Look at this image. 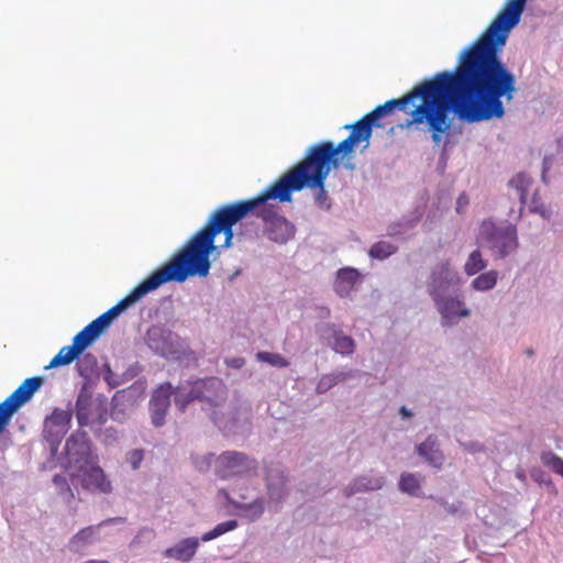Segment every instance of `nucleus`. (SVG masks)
Segmentation results:
<instances>
[{"label":"nucleus","mask_w":563,"mask_h":563,"mask_svg":"<svg viewBox=\"0 0 563 563\" xmlns=\"http://www.w3.org/2000/svg\"><path fill=\"white\" fill-rule=\"evenodd\" d=\"M256 358L261 362H265L275 367H287L289 362L278 353L258 352Z\"/></svg>","instance_id":"72a5a7b5"},{"label":"nucleus","mask_w":563,"mask_h":563,"mask_svg":"<svg viewBox=\"0 0 563 563\" xmlns=\"http://www.w3.org/2000/svg\"><path fill=\"white\" fill-rule=\"evenodd\" d=\"M541 462L550 467L555 474L563 477V460L551 451L543 452L540 456Z\"/></svg>","instance_id":"c85d7f7f"},{"label":"nucleus","mask_w":563,"mask_h":563,"mask_svg":"<svg viewBox=\"0 0 563 563\" xmlns=\"http://www.w3.org/2000/svg\"><path fill=\"white\" fill-rule=\"evenodd\" d=\"M111 320L106 313H102L95 320H92L89 324L85 327L91 333V335L97 339L110 324Z\"/></svg>","instance_id":"473e14b6"},{"label":"nucleus","mask_w":563,"mask_h":563,"mask_svg":"<svg viewBox=\"0 0 563 563\" xmlns=\"http://www.w3.org/2000/svg\"><path fill=\"white\" fill-rule=\"evenodd\" d=\"M69 463L89 465L97 463L98 456L91 452V442L86 432L73 433L65 444Z\"/></svg>","instance_id":"1a4fd4ad"},{"label":"nucleus","mask_w":563,"mask_h":563,"mask_svg":"<svg viewBox=\"0 0 563 563\" xmlns=\"http://www.w3.org/2000/svg\"><path fill=\"white\" fill-rule=\"evenodd\" d=\"M195 275H198V268L194 265L186 247L184 246L167 263L142 280L128 296L104 313L112 321L130 306L139 301L146 294L157 289L163 284L168 282L183 283L189 276Z\"/></svg>","instance_id":"20e7f679"},{"label":"nucleus","mask_w":563,"mask_h":563,"mask_svg":"<svg viewBox=\"0 0 563 563\" xmlns=\"http://www.w3.org/2000/svg\"><path fill=\"white\" fill-rule=\"evenodd\" d=\"M479 238L499 257L507 256L518 247L517 229L512 224L497 227L493 221L485 220L481 224Z\"/></svg>","instance_id":"423d86ee"},{"label":"nucleus","mask_w":563,"mask_h":563,"mask_svg":"<svg viewBox=\"0 0 563 563\" xmlns=\"http://www.w3.org/2000/svg\"><path fill=\"white\" fill-rule=\"evenodd\" d=\"M78 476L84 489L90 492H98L109 494L112 490L111 482L108 479L103 470L93 464L80 465L78 468Z\"/></svg>","instance_id":"9d476101"},{"label":"nucleus","mask_w":563,"mask_h":563,"mask_svg":"<svg viewBox=\"0 0 563 563\" xmlns=\"http://www.w3.org/2000/svg\"><path fill=\"white\" fill-rule=\"evenodd\" d=\"M250 199L241 200L218 208L210 216L206 225L185 244L194 265L198 268V276L206 277L209 274V256L216 250L214 238L223 233L224 243L221 247H230L233 239V225L250 213L263 219L265 222L264 233L271 241L284 244L294 238V224L285 217L278 214L274 207L267 205V201L260 203L238 220L230 219L232 210L236 208L238 205L247 202Z\"/></svg>","instance_id":"f03ea898"},{"label":"nucleus","mask_w":563,"mask_h":563,"mask_svg":"<svg viewBox=\"0 0 563 563\" xmlns=\"http://www.w3.org/2000/svg\"><path fill=\"white\" fill-rule=\"evenodd\" d=\"M239 508L244 511H250V518L253 520L260 518L264 512V505L262 499H256L251 504L241 505Z\"/></svg>","instance_id":"e433bc0d"},{"label":"nucleus","mask_w":563,"mask_h":563,"mask_svg":"<svg viewBox=\"0 0 563 563\" xmlns=\"http://www.w3.org/2000/svg\"><path fill=\"white\" fill-rule=\"evenodd\" d=\"M384 485V477L363 475L354 481L344 489V495L350 497L360 492H371L380 489Z\"/></svg>","instance_id":"a211bd4d"},{"label":"nucleus","mask_w":563,"mask_h":563,"mask_svg":"<svg viewBox=\"0 0 563 563\" xmlns=\"http://www.w3.org/2000/svg\"><path fill=\"white\" fill-rule=\"evenodd\" d=\"M15 411L16 409L7 399L0 404V432Z\"/></svg>","instance_id":"c9c22d12"},{"label":"nucleus","mask_w":563,"mask_h":563,"mask_svg":"<svg viewBox=\"0 0 563 563\" xmlns=\"http://www.w3.org/2000/svg\"><path fill=\"white\" fill-rule=\"evenodd\" d=\"M527 0H508L481 36L460 57L453 71H441L423 80L399 99L377 106L353 124L344 125L350 135L338 145L320 142L310 146L305 157L287 170L278 180L255 198L236 206L230 219L238 220L247 211L271 199L291 201L292 191L305 187L318 189L316 201L325 206L328 195L325 179L332 168L349 157L362 142L368 145L373 128H382L379 119L395 108L406 110L413 99L420 102L409 112L406 125L430 132L432 141L440 143L451 129L452 111L466 122L501 119L505 114L503 98L511 101L517 91L516 77L500 60L511 29L520 21Z\"/></svg>","instance_id":"f257e3e1"},{"label":"nucleus","mask_w":563,"mask_h":563,"mask_svg":"<svg viewBox=\"0 0 563 563\" xmlns=\"http://www.w3.org/2000/svg\"><path fill=\"white\" fill-rule=\"evenodd\" d=\"M172 385L169 383L161 385L150 400V410L152 422L156 427L165 423V418L170 406Z\"/></svg>","instance_id":"f8f14e48"},{"label":"nucleus","mask_w":563,"mask_h":563,"mask_svg":"<svg viewBox=\"0 0 563 563\" xmlns=\"http://www.w3.org/2000/svg\"><path fill=\"white\" fill-rule=\"evenodd\" d=\"M85 563H109L107 560H88Z\"/></svg>","instance_id":"a18cd8bd"},{"label":"nucleus","mask_w":563,"mask_h":563,"mask_svg":"<svg viewBox=\"0 0 563 563\" xmlns=\"http://www.w3.org/2000/svg\"><path fill=\"white\" fill-rule=\"evenodd\" d=\"M143 459H144V453L142 450H133V451L129 452V454H128V462L130 463V465L132 466L133 470L139 468Z\"/></svg>","instance_id":"58836bf2"},{"label":"nucleus","mask_w":563,"mask_h":563,"mask_svg":"<svg viewBox=\"0 0 563 563\" xmlns=\"http://www.w3.org/2000/svg\"><path fill=\"white\" fill-rule=\"evenodd\" d=\"M53 483L55 484L59 495L66 496L68 500H71L75 497L74 492L65 476L59 474L55 475L53 477Z\"/></svg>","instance_id":"f704fd0d"},{"label":"nucleus","mask_w":563,"mask_h":563,"mask_svg":"<svg viewBox=\"0 0 563 563\" xmlns=\"http://www.w3.org/2000/svg\"><path fill=\"white\" fill-rule=\"evenodd\" d=\"M225 364L229 366V367H232V368H241L244 366L245 364V360L243 357H232V358H227L225 360Z\"/></svg>","instance_id":"79ce46f5"},{"label":"nucleus","mask_w":563,"mask_h":563,"mask_svg":"<svg viewBox=\"0 0 563 563\" xmlns=\"http://www.w3.org/2000/svg\"><path fill=\"white\" fill-rule=\"evenodd\" d=\"M457 283L459 276L451 269L450 263H441L432 271L429 285L430 295L433 300H438L439 295H442L451 285Z\"/></svg>","instance_id":"ddd939ff"},{"label":"nucleus","mask_w":563,"mask_h":563,"mask_svg":"<svg viewBox=\"0 0 563 563\" xmlns=\"http://www.w3.org/2000/svg\"><path fill=\"white\" fill-rule=\"evenodd\" d=\"M498 279V273L496 271H489L481 274L472 282V287L478 291H486L493 289Z\"/></svg>","instance_id":"5701e85b"},{"label":"nucleus","mask_w":563,"mask_h":563,"mask_svg":"<svg viewBox=\"0 0 563 563\" xmlns=\"http://www.w3.org/2000/svg\"><path fill=\"white\" fill-rule=\"evenodd\" d=\"M111 320L106 313H102L95 320H92L89 324L85 327L91 333V335L97 339L110 324Z\"/></svg>","instance_id":"c756f323"},{"label":"nucleus","mask_w":563,"mask_h":563,"mask_svg":"<svg viewBox=\"0 0 563 563\" xmlns=\"http://www.w3.org/2000/svg\"><path fill=\"white\" fill-rule=\"evenodd\" d=\"M111 320L106 313H102L95 320H92L89 324L85 327L91 333V335L97 339L110 324Z\"/></svg>","instance_id":"2f4dec72"},{"label":"nucleus","mask_w":563,"mask_h":563,"mask_svg":"<svg viewBox=\"0 0 563 563\" xmlns=\"http://www.w3.org/2000/svg\"><path fill=\"white\" fill-rule=\"evenodd\" d=\"M238 527L236 520H228L221 523H218L212 530L202 534L201 540L203 542L211 541L229 531L234 530Z\"/></svg>","instance_id":"bb28decb"},{"label":"nucleus","mask_w":563,"mask_h":563,"mask_svg":"<svg viewBox=\"0 0 563 563\" xmlns=\"http://www.w3.org/2000/svg\"><path fill=\"white\" fill-rule=\"evenodd\" d=\"M256 470V461L250 459L242 452H223L214 462L216 474L223 479L232 476L245 475L255 472Z\"/></svg>","instance_id":"0eeeda50"},{"label":"nucleus","mask_w":563,"mask_h":563,"mask_svg":"<svg viewBox=\"0 0 563 563\" xmlns=\"http://www.w3.org/2000/svg\"><path fill=\"white\" fill-rule=\"evenodd\" d=\"M96 339L89 333L87 329H82L78 332L74 339L71 346L76 350V352L80 355Z\"/></svg>","instance_id":"cd10ccee"},{"label":"nucleus","mask_w":563,"mask_h":563,"mask_svg":"<svg viewBox=\"0 0 563 563\" xmlns=\"http://www.w3.org/2000/svg\"><path fill=\"white\" fill-rule=\"evenodd\" d=\"M420 479L412 473H404L400 475L399 489L411 496H417L420 492Z\"/></svg>","instance_id":"b1692460"},{"label":"nucleus","mask_w":563,"mask_h":563,"mask_svg":"<svg viewBox=\"0 0 563 563\" xmlns=\"http://www.w3.org/2000/svg\"><path fill=\"white\" fill-rule=\"evenodd\" d=\"M195 275H198V268L194 265L186 247L184 246L167 263L142 280L128 296L104 313L112 321L130 306L139 301L146 294L157 289L163 284L168 282L183 283L189 276Z\"/></svg>","instance_id":"7ed1b4c3"},{"label":"nucleus","mask_w":563,"mask_h":563,"mask_svg":"<svg viewBox=\"0 0 563 563\" xmlns=\"http://www.w3.org/2000/svg\"><path fill=\"white\" fill-rule=\"evenodd\" d=\"M71 421V413L67 410L56 408L45 419L43 435L53 450H57L63 438L68 432Z\"/></svg>","instance_id":"6e6552de"},{"label":"nucleus","mask_w":563,"mask_h":563,"mask_svg":"<svg viewBox=\"0 0 563 563\" xmlns=\"http://www.w3.org/2000/svg\"><path fill=\"white\" fill-rule=\"evenodd\" d=\"M400 413H401V416H402L404 418H409V417H411V412H410L406 407H404V406L400 408Z\"/></svg>","instance_id":"37998d69"},{"label":"nucleus","mask_w":563,"mask_h":563,"mask_svg":"<svg viewBox=\"0 0 563 563\" xmlns=\"http://www.w3.org/2000/svg\"><path fill=\"white\" fill-rule=\"evenodd\" d=\"M79 354L71 345L63 346L59 352L51 360L49 364L45 366L46 369L59 367L70 364L76 360Z\"/></svg>","instance_id":"412c9836"},{"label":"nucleus","mask_w":563,"mask_h":563,"mask_svg":"<svg viewBox=\"0 0 563 563\" xmlns=\"http://www.w3.org/2000/svg\"><path fill=\"white\" fill-rule=\"evenodd\" d=\"M92 398L89 394L79 393L76 400V418L79 426H87L90 422V407Z\"/></svg>","instance_id":"aec40b11"},{"label":"nucleus","mask_w":563,"mask_h":563,"mask_svg":"<svg viewBox=\"0 0 563 563\" xmlns=\"http://www.w3.org/2000/svg\"><path fill=\"white\" fill-rule=\"evenodd\" d=\"M84 363H89L91 366H96L97 361L96 357L91 354H86L82 358V361L78 365V369L81 376H86V373L82 369Z\"/></svg>","instance_id":"a19ab883"},{"label":"nucleus","mask_w":563,"mask_h":563,"mask_svg":"<svg viewBox=\"0 0 563 563\" xmlns=\"http://www.w3.org/2000/svg\"><path fill=\"white\" fill-rule=\"evenodd\" d=\"M526 183H527V179H526L525 175H521V174L517 175L515 178H512L509 181L510 186H515L517 188L521 199H523L526 196Z\"/></svg>","instance_id":"4c0bfd02"},{"label":"nucleus","mask_w":563,"mask_h":563,"mask_svg":"<svg viewBox=\"0 0 563 563\" xmlns=\"http://www.w3.org/2000/svg\"><path fill=\"white\" fill-rule=\"evenodd\" d=\"M434 301L442 319L445 320L446 323L457 318L470 316V310L464 308V302L457 298H442V296L439 295L438 300Z\"/></svg>","instance_id":"4468645a"},{"label":"nucleus","mask_w":563,"mask_h":563,"mask_svg":"<svg viewBox=\"0 0 563 563\" xmlns=\"http://www.w3.org/2000/svg\"><path fill=\"white\" fill-rule=\"evenodd\" d=\"M227 396L225 384L220 378L209 377L179 385L175 391V404L181 411L194 400L206 401L210 406L217 407L225 401Z\"/></svg>","instance_id":"39448f33"},{"label":"nucleus","mask_w":563,"mask_h":563,"mask_svg":"<svg viewBox=\"0 0 563 563\" xmlns=\"http://www.w3.org/2000/svg\"><path fill=\"white\" fill-rule=\"evenodd\" d=\"M487 266V262L483 258L478 250L473 251L464 265V272L467 276H474Z\"/></svg>","instance_id":"4be33fe9"},{"label":"nucleus","mask_w":563,"mask_h":563,"mask_svg":"<svg viewBox=\"0 0 563 563\" xmlns=\"http://www.w3.org/2000/svg\"><path fill=\"white\" fill-rule=\"evenodd\" d=\"M123 520L124 519L120 517L109 518L98 525L80 529L69 539L67 544L68 550L73 553H82L88 545L92 544L98 539L99 528L113 522H122Z\"/></svg>","instance_id":"9b49d317"},{"label":"nucleus","mask_w":563,"mask_h":563,"mask_svg":"<svg viewBox=\"0 0 563 563\" xmlns=\"http://www.w3.org/2000/svg\"><path fill=\"white\" fill-rule=\"evenodd\" d=\"M43 378L35 376L26 378L9 397L5 399L18 410L23 404L29 401L34 393L42 386Z\"/></svg>","instance_id":"2eb2a0df"},{"label":"nucleus","mask_w":563,"mask_h":563,"mask_svg":"<svg viewBox=\"0 0 563 563\" xmlns=\"http://www.w3.org/2000/svg\"><path fill=\"white\" fill-rule=\"evenodd\" d=\"M333 339L332 347L336 353L352 354L354 352L355 343L351 336L343 335L341 332L334 330Z\"/></svg>","instance_id":"393cba45"},{"label":"nucleus","mask_w":563,"mask_h":563,"mask_svg":"<svg viewBox=\"0 0 563 563\" xmlns=\"http://www.w3.org/2000/svg\"><path fill=\"white\" fill-rule=\"evenodd\" d=\"M396 252H397L396 245H394L389 242H386V241H379L372 245V247L368 251V255L372 258L383 261Z\"/></svg>","instance_id":"a878e982"},{"label":"nucleus","mask_w":563,"mask_h":563,"mask_svg":"<svg viewBox=\"0 0 563 563\" xmlns=\"http://www.w3.org/2000/svg\"><path fill=\"white\" fill-rule=\"evenodd\" d=\"M336 377L332 376V375H329V376H323L318 386H317V389L319 393H323L327 389H329L331 386H333L334 384H336Z\"/></svg>","instance_id":"ea45409f"},{"label":"nucleus","mask_w":563,"mask_h":563,"mask_svg":"<svg viewBox=\"0 0 563 563\" xmlns=\"http://www.w3.org/2000/svg\"><path fill=\"white\" fill-rule=\"evenodd\" d=\"M199 541L197 538H187L172 548L165 550L164 555L181 562L190 561L197 552Z\"/></svg>","instance_id":"dca6fc26"},{"label":"nucleus","mask_w":563,"mask_h":563,"mask_svg":"<svg viewBox=\"0 0 563 563\" xmlns=\"http://www.w3.org/2000/svg\"><path fill=\"white\" fill-rule=\"evenodd\" d=\"M361 275L357 269L344 267L339 269L334 282V290L340 297H346L360 282Z\"/></svg>","instance_id":"f3484780"},{"label":"nucleus","mask_w":563,"mask_h":563,"mask_svg":"<svg viewBox=\"0 0 563 563\" xmlns=\"http://www.w3.org/2000/svg\"><path fill=\"white\" fill-rule=\"evenodd\" d=\"M466 203H467V200L465 199V196L464 195L460 196V198L457 200L459 207H462L463 205H466Z\"/></svg>","instance_id":"c03bdc74"},{"label":"nucleus","mask_w":563,"mask_h":563,"mask_svg":"<svg viewBox=\"0 0 563 563\" xmlns=\"http://www.w3.org/2000/svg\"><path fill=\"white\" fill-rule=\"evenodd\" d=\"M419 455L426 459L432 466L440 467L443 463V454L434 438L429 437L417 448Z\"/></svg>","instance_id":"6ab92c4d"},{"label":"nucleus","mask_w":563,"mask_h":563,"mask_svg":"<svg viewBox=\"0 0 563 563\" xmlns=\"http://www.w3.org/2000/svg\"><path fill=\"white\" fill-rule=\"evenodd\" d=\"M111 320L106 313H102L95 320H92L89 324L85 327L91 333V335L97 339L110 324Z\"/></svg>","instance_id":"7c9ffc66"}]
</instances>
